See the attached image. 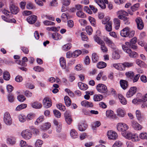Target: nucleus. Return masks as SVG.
<instances>
[{
  "instance_id": "1",
  "label": "nucleus",
  "mask_w": 147,
  "mask_h": 147,
  "mask_svg": "<svg viewBox=\"0 0 147 147\" xmlns=\"http://www.w3.org/2000/svg\"><path fill=\"white\" fill-rule=\"evenodd\" d=\"M123 50L128 54L129 56L131 58H136L138 55V54L134 51H132L128 47L124 45L122 46Z\"/></svg>"
},
{
  "instance_id": "2",
  "label": "nucleus",
  "mask_w": 147,
  "mask_h": 147,
  "mask_svg": "<svg viewBox=\"0 0 147 147\" xmlns=\"http://www.w3.org/2000/svg\"><path fill=\"white\" fill-rule=\"evenodd\" d=\"M136 42L137 38L136 37H134L130 40V42H126L125 43V45L134 49H136L137 48V46L136 44Z\"/></svg>"
},
{
  "instance_id": "3",
  "label": "nucleus",
  "mask_w": 147,
  "mask_h": 147,
  "mask_svg": "<svg viewBox=\"0 0 147 147\" xmlns=\"http://www.w3.org/2000/svg\"><path fill=\"white\" fill-rule=\"evenodd\" d=\"M117 130L122 133L126 131L129 128L128 126L125 123L121 122L117 123Z\"/></svg>"
},
{
  "instance_id": "4",
  "label": "nucleus",
  "mask_w": 147,
  "mask_h": 147,
  "mask_svg": "<svg viewBox=\"0 0 147 147\" xmlns=\"http://www.w3.org/2000/svg\"><path fill=\"white\" fill-rule=\"evenodd\" d=\"M96 88L98 92L106 94L108 91L107 87L103 84H98L96 86Z\"/></svg>"
},
{
  "instance_id": "5",
  "label": "nucleus",
  "mask_w": 147,
  "mask_h": 147,
  "mask_svg": "<svg viewBox=\"0 0 147 147\" xmlns=\"http://www.w3.org/2000/svg\"><path fill=\"white\" fill-rule=\"evenodd\" d=\"M3 121L5 123L8 125H10L11 124L12 119L9 113L6 112L4 113Z\"/></svg>"
},
{
  "instance_id": "6",
  "label": "nucleus",
  "mask_w": 147,
  "mask_h": 147,
  "mask_svg": "<svg viewBox=\"0 0 147 147\" xmlns=\"http://www.w3.org/2000/svg\"><path fill=\"white\" fill-rule=\"evenodd\" d=\"M21 135L24 139L26 140L30 139L32 137V134L28 129H26L22 131Z\"/></svg>"
},
{
  "instance_id": "7",
  "label": "nucleus",
  "mask_w": 147,
  "mask_h": 147,
  "mask_svg": "<svg viewBox=\"0 0 147 147\" xmlns=\"http://www.w3.org/2000/svg\"><path fill=\"white\" fill-rule=\"evenodd\" d=\"M137 88L136 86H133L130 88L126 94V96L128 98H130L133 96L136 92Z\"/></svg>"
},
{
  "instance_id": "8",
  "label": "nucleus",
  "mask_w": 147,
  "mask_h": 147,
  "mask_svg": "<svg viewBox=\"0 0 147 147\" xmlns=\"http://www.w3.org/2000/svg\"><path fill=\"white\" fill-rule=\"evenodd\" d=\"M9 9L11 13L17 14L19 11V8L12 2L10 3Z\"/></svg>"
},
{
  "instance_id": "9",
  "label": "nucleus",
  "mask_w": 147,
  "mask_h": 147,
  "mask_svg": "<svg viewBox=\"0 0 147 147\" xmlns=\"http://www.w3.org/2000/svg\"><path fill=\"white\" fill-rule=\"evenodd\" d=\"M107 135L108 138L110 140H115L118 138V135L117 133L112 131H108Z\"/></svg>"
},
{
  "instance_id": "10",
  "label": "nucleus",
  "mask_w": 147,
  "mask_h": 147,
  "mask_svg": "<svg viewBox=\"0 0 147 147\" xmlns=\"http://www.w3.org/2000/svg\"><path fill=\"white\" fill-rule=\"evenodd\" d=\"M64 116L66 122L67 124L70 125L72 121L70 112L69 111H66L64 114Z\"/></svg>"
},
{
  "instance_id": "11",
  "label": "nucleus",
  "mask_w": 147,
  "mask_h": 147,
  "mask_svg": "<svg viewBox=\"0 0 147 147\" xmlns=\"http://www.w3.org/2000/svg\"><path fill=\"white\" fill-rule=\"evenodd\" d=\"M43 104L45 108H48L51 106L52 102L49 98H45L43 100Z\"/></svg>"
},
{
  "instance_id": "12",
  "label": "nucleus",
  "mask_w": 147,
  "mask_h": 147,
  "mask_svg": "<svg viewBox=\"0 0 147 147\" xmlns=\"http://www.w3.org/2000/svg\"><path fill=\"white\" fill-rule=\"evenodd\" d=\"M131 126L136 130H140L142 128V127L136 121H131Z\"/></svg>"
},
{
  "instance_id": "13",
  "label": "nucleus",
  "mask_w": 147,
  "mask_h": 147,
  "mask_svg": "<svg viewBox=\"0 0 147 147\" xmlns=\"http://www.w3.org/2000/svg\"><path fill=\"white\" fill-rule=\"evenodd\" d=\"M37 19V16L33 15L28 16L27 19V21L29 23L33 24L35 22Z\"/></svg>"
},
{
  "instance_id": "14",
  "label": "nucleus",
  "mask_w": 147,
  "mask_h": 147,
  "mask_svg": "<svg viewBox=\"0 0 147 147\" xmlns=\"http://www.w3.org/2000/svg\"><path fill=\"white\" fill-rule=\"evenodd\" d=\"M136 21L138 29L140 30L144 28V25L141 19L140 18H138L136 19Z\"/></svg>"
},
{
  "instance_id": "15",
  "label": "nucleus",
  "mask_w": 147,
  "mask_h": 147,
  "mask_svg": "<svg viewBox=\"0 0 147 147\" xmlns=\"http://www.w3.org/2000/svg\"><path fill=\"white\" fill-rule=\"evenodd\" d=\"M129 28L127 27H125L120 32L121 35L123 37H127L128 33L129 32Z\"/></svg>"
},
{
  "instance_id": "16",
  "label": "nucleus",
  "mask_w": 147,
  "mask_h": 147,
  "mask_svg": "<svg viewBox=\"0 0 147 147\" xmlns=\"http://www.w3.org/2000/svg\"><path fill=\"white\" fill-rule=\"evenodd\" d=\"M117 14L118 15V18L119 19H121L122 18L125 16H123L124 15L127 16L128 15V13L124 10H121L118 11L117 12Z\"/></svg>"
},
{
  "instance_id": "17",
  "label": "nucleus",
  "mask_w": 147,
  "mask_h": 147,
  "mask_svg": "<svg viewBox=\"0 0 147 147\" xmlns=\"http://www.w3.org/2000/svg\"><path fill=\"white\" fill-rule=\"evenodd\" d=\"M81 105L83 106L88 107L93 106V104L91 102H89L86 100H84L81 102Z\"/></svg>"
},
{
  "instance_id": "18",
  "label": "nucleus",
  "mask_w": 147,
  "mask_h": 147,
  "mask_svg": "<svg viewBox=\"0 0 147 147\" xmlns=\"http://www.w3.org/2000/svg\"><path fill=\"white\" fill-rule=\"evenodd\" d=\"M87 124L85 123H82L79 124L78 129L80 131H83L85 130L87 127Z\"/></svg>"
},
{
  "instance_id": "19",
  "label": "nucleus",
  "mask_w": 147,
  "mask_h": 147,
  "mask_svg": "<svg viewBox=\"0 0 147 147\" xmlns=\"http://www.w3.org/2000/svg\"><path fill=\"white\" fill-rule=\"evenodd\" d=\"M120 84L121 87L124 90L126 89L128 87V82L125 80H121Z\"/></svg>"
},
{
  "instance_id": "20",
  "label": "nucleus",
  "mask_w": 147,
  "mask_h": 147,
  "mask_svg": "<svg viewBox=\"0 0 147 147\" xmlns=\"http://www.w3.org/2000/svg\"><path fill=\"white\" fill-rule=\"evenodd\" d=\"M78 86L80 89L83 90H86L88 88V86L86 84L81 82L78 83Z\"/></svg>"
},
{
  "instance_id": "21",
  "label": "nucleus",
  "mask_w": 147,
  "mask_h": 147,
  "mask_svg": "<svg viewBox=\"0 0 147 147\" xmlns=\"http://www.w3.org/2000/svg\"><path fill=\"white\" fill-rule=\"evenodd\" d=\"M117 115L121 117H123L125 114V112L123 109L119 108L117 110Z\"/></svg>"
},
{
  "instance_id": "22",
  "label": "nucleus",
  "mask_w": 147,
  "mask_h": 147,
  "mask_svg": "<svg viewBox=\"0 0 147 147\" xmlns=\"http://www.w3.org/2000/svg\"><path fill=\"white\" fill-rule=\"evenodd\" d=\"M31 106L33 108L39 109L42 107V105L40 103L35 102L31 104Z\"/></svg>"
},
{
  "instance_id": "23",
  "label": "nucleus",
  "mask_w": 147,
  "mask_h": 147,
  "mask_svg": "<svg viewBox=\"0 0 147 147\" xmlns=\"http://www.w3.org/2000/svg\"><path fill=\"white\" fill-rule=\"evenodd\" d=\"M51 126V124L50 123H47L41 125L40 127V128L43 130H47L50 128Z\"/></svg>"
},
{
  "instance_id": "24",
  "label": "nucleus",
  "mask_w": 147,
  "mask_h": 147,
  "mask_svg": "<svg viewBox=\"0 0 147 147\" xmlns=\"http://www.w3.org/2000/svg\"><path fill=\"white\" fill-rule=\"evenodd\" d=\"M70 136L72 138L75 139L78 137V134L77 132L74 129H71L70 131Z\"/></svg>"
},
{
  "instance_id": "25",
  "label": "nucleus",
  "mask_w": 147,
  "mask_h": 147,
  "mask_svg": "<svg viewBox=\"0 0 147 147\" xmlns=\"http://www.w3.org/2000/svg\"><path fill=\"white\" fill-rule=\"evenodd\" d=\"M18 118L19 121L22 123H24L27 120V117L23 114L19 115Z\"/></svg>"
},
{
  "instance_id": "26",
  "label": "nucleus",
  "mask_w": 147,
  "mask_h": 147,
  "mask_svg": "<svg viewBox=\"0 0 147 147\" xmlns=\"http://www.w3.org/2000/svg\"><path fill=\"white\" fill-rule=\"evenodd\" d=\"M122 134L123 136L128 139H131L133 135L129 131H125L122 133Z\"/></svg>"
},
{
  "instance_id": "27",
  "label": "nucleus",
  "mask_w": 147,
  "mask_h": 147,
  "mask_svg": "<svg viewBox=\"0 0 147 147\" xmlns=\"http://www.w3.org/2000/svg\"><path fill=\"white\" fill-rule=\"evenodd\" d=\"M118 97L121 103L123 105H125L127 104V101L125 98L121 94H118Z\"/></svg>"
},
{
  "instance_id": "28",
  "label": "nucleus",
  "mask_w": 147,
  "mask_h": 147,
  "mask_svg": "<svg viewBox=\"0 0 147 147\" xmlns=\"http://www.w3.org/2000/svg\"><path fill=\"white\" fill-rule=\"evenodd\" d=\"M119 51L117 49L114 51L113 53V58L114 59H118L120 58V55L119 54Z\"/></svg>"
},
{
  "instance_id": "29",
  "label": "nucleus",
  "mask_w": 147,
  "mask_h": 147,
  "mask_svg": "<svg viewBox=\"0 0 147 147\" xmlns=\"http://www.w3.org/2000/svg\"><path fill=\"white\" fill-rule=\"evenodd\" d=\"M94 38L95 41L100 45L102 44H104L105 42H104L97 35L94 36Z\"/></svg>"
},
{
  "instance_id": "30",
  "label": "nucleus",
  "mask_w": 147,
  "mask_h": 147,
  "mask_svg": "<svg viewBox=\"0 0 147 147\" xmlns=\"http://www.w3.org/2000/svg\"><path fill=\"white\" fill-rule=\"evenodd\" d=\"M94 38L95 41L100 45L102 44H104L105 42H104L97 35L94 36Z\"/></svg>"
},
{
  "instance_id": "31",
  "label": "nucleus",
  "mask_w": 147,
  "mask_h": 147,
  "mask_svg": "<svg viewBox=\"0 0 147 147\" xmlns=\"http://www.w3.org/2000/svg\"><path fill=\"white\" fill-rule=\"evenodd\" d=\"M100 124V123L99 121L94 122L92 124V129L93 130H96V128L99 127Z\"/></svg>"
},
{
  "instance_id": "32",
  "label": "nucleus",
  "mask_w": 147,
  "mask_h": 147,
  "mask_svg": "<svg viewBox=\"0 0 147 147\" xmlns=\"http://www.w3.org/2000/svg\"><path fill=\"white\" fill-rule=\"evenodd\" d=\"M103 98V96L101 94H96L94 95L93 99L95 101H98L101 100Z\"/></svg>"
},
{
  "instance_id": "33",
  "label": "nucleus",
  "mask_w": 147,
  "mask_h": 147,
  "mask_svg": "<svg viewBox=\"0 0 147 147\" xmlns=\"http://www.w3.org/2000/svg\"><path fill=\"white\" fill-rule=\"evenodd\" d=\"M60 65L63 68H65V60L63 57H61L59 59Z\"/></svg>"
},
{
  "instance_id": "34",
  "label": "nucleus",
  "mask_w": 147,
  "mask_h": 147,
  "mask_svg": "<svg viewBox=\"0 0 147 147\" xmlns=\"http://www.w3.org/2000/svg\"><path fill=\"white\" fill-rule=\"evenodd\" d=\"M52 36L53 39L56 40H60L61 38V35L57 33L53 34Z\"/></svg>"
},
{
  "instance_id": "35",
  "label": "nucleus",
  "mask_w": 147,
  "mask_h": 147,
  "mask_svg": "<svg viewBox=\"0 0 147 147\" xmlns=\"http://www.w3.org/2000/svg\"><path fill=\"white\" fill-rule=\"evenodd\" d=\"M114 22L115 25V28L116 29H118L120 26V21L118 18H115L114 19Z\"/></svg>"
},
{
  "instance_id": "36",
  "label": "nucleus",
  "mask_w": 147,
  "mask_h": 147,
  "mask_svg": "<svg viewBox=\"0 0 147 147\" xmlns=\"http://www.w3.org/2000/svg\"><path fill=\"white\" fill-rule=\"evenodd\" d=\"M64 99L66 106L67 107L69 106L71 104V101L70 98L67 96H66L65 97Z\"/></svg>"
},
{
  "instance_id": "37",
  "label": "nucleus",
  "mask_w": 147,
  "mask_h": 147,
  "mask_svg": "<svg viewBox=\"0 0 147 147\" xmlns=\"http://www.w3.org/2000/svg\"><path fill=\"white\" fill-rule=\"evenodd\" d=\"M123 66L122 64H118L115 63L113 64V66L117 69L119 70H123V68L122 67Z\"/></svg>"
},
{
  "instance_id": "38",
  "label": "nucleus",
  "mask_w": 147,
  "mask_h": 147,
  "mask_svg": "<svg viewBox=\"0 0 147 147\" xmlns=\"http://www.w3.org/2000/svg\"><path fill=\"white\" fill-rule=\"evenodd\" d=\"M97 66L98 68H103L107 66V64L104 62H100L97 64Z\"/></svg>"
},
{
  "instance_id": "39",
  "label": "nucleus",
  "mask_w": 147,
  "mask_h": 147,
  "mask_svg": "<svg viewBox=\"0 0 147 147\" xmlns=\"http://www.w3.org/2000/svg\"><path fill=\"white\" fill-rule=\"evenodd\" d=\"M10 78V74L7 71H6L3 74V78L6 80H8Z\"/></svg>"
},
{
  "instance_id": "40",
  "label": "nucleus",
  "mask_w": 147,
  "mask_h": 147,
  "mask_svg": "<svg viewBox=\"0 0 147 147\" xmlns=\"http://www.w3.org/2000/svg\"><path fill=\"white\" fill-rule=\"evenodd\" d=\"M92 59L94 63H96L98 60V57L96 53H94L92 55Z\"/></svg>"
},
{
  "instance_id": "41",
  "label": "nucleus",
  "mask_w": 147,
  "mask_h": 147,
  "mask_svg": "<svg viewBox=\"0 0 147 147\" xmlns=\"http://www.w3.org/2000/svg\"><path fill=\"white\" fill-rule=\"evenodd\" d=\"M142 98H134L132 100V103L134 105L138 104L139 103L143 102Z\"/></svg>"
},
{
  "instance_id": "42",
  "label": "nucleus",
  "mask_w": 147,
  "mask_h": 147,
  "mask_svg": "<svg viewBox=\"0 0 147 147\" xmlns=\"http://www.w3.org/2000/svg\"><path fill=\"white\" fill-rule=\"evenodd\" d=\"M106 115L107 117L109 118H113L114 116L113 111L110 110L106 111Z\"/></svg>"
},
{
  "instance_id": "43",
  "label": "nucleus",
  "mask_w": 147,
  "mask_h": 147,
  "mask_svg": "<svg viewBox=\"0 0 147 147\" xmlns=\"http://www.w3.org/2000/svg\"><path fill=\"white\" fill-rule=\"evenodd\" d=\"M71 44L70 43H68L64 45L62 47L63 49L65 51H67L69 50L71 47Z\"/></svg>"
},
{
  "instance_id": "44",
  "label": "nucleus",
  "mask_w": 147,
  "mask_h": 147,
  "mask_svg": "<svg viewBox=\"0 0 147 147\" xmlns=\"http://www.w3.org/2000/svg\"><path fill=\"white\" fill-rule=\"evenodd\" d=\"M45 26H53L55 25V23L53 22L48 20H45L43 22Z\"/></svg>"
},
{
  "instance_id": "45",
  "label": "nucleus",
  "mask_w": 147,
  "mask_h": 147,
  "mask_svg": "<svg viewBox=\"0 0 147 147\" xmlns=\"http://www.w3.org/2000/svg\"><path fill=\"white\" fill-rule=\"evenodd\" d=\"M112 23L111 22H109L108 23L106 24L105 26V29L107 31L110 32L112 30Z\"/></svg>"
},
{
  "instance_id": "46",
  "label": "nucleus",
  "mask_w": 147,
  "mask_h": 147,
  "mask_svg": "<svg viewBox=\"0 0 147 147\" xmlns=\"http://www.w3.org/2000/svg\"><path fill=\"white\" fill-rule=\"evenodd\" d=\"M139 138L142 140H147V133L142 132L140 134Z\"/></svg>"
},
{
  "instance_id": "47",
  "label": "nucleus",
  "mask_w": 147,
  "mask_h": 147,
  "mask_svg": "<svg viewBox=\"0 0 147 147\" xmlns=\"http://www.w3.org/2000/svg\"><path fill=\"white\" fill-rule=\"evenodd\" d=\"M76 15L78 17L80 18H84L86 17L85 14L81 11L77 12Z\"/></svg>"
},
{
  "instance_id": "48",
  "label": "nucleus",
  "mask_w": 147,
  "mask_h": 147,
  "mask_svg": "<svg viewBox=\"0 0 147 147\" xmlns=\"http://www.w3.org/2000/svg\"><path fill=\"white\" fill-rule=\"evenodd\" d=\"M123 66L124 67H130L134 65V63L130 62H125L123 63Z\"/></svg>"
},
{
  "instance_id": "49",
  "label": "nucleus",
  "mask_w": 147,
  "mask_h": 147,
  "mask_svg": "<svg viewBox=\"0 0 147 147\" xmlns=\"http://www.w3.org/2000/svg\"><path fill=\"white\" fill-rule=\"evenodd\" d=\"M43 141L39 139L37 140L35 143V146L36 147H41L43 144Z\"/></svg>"
},
{
  "instance_id": "50",
  "label": "nucleus",
  "mask_w": 147,
  "mask_h": 147,
  "mask_svg": "<svg viewBox=\"0 0 147 147\" xmlns=\"http://www.w3.org/2000/svg\"><path fill=\"white\" fill-rule=\"evenodd\" d=\"M27 107V105L26 104H22L19 105L16 108V110L17 111H20V110L25 108Z\"/></svg>"
},
{
  "instance_id": "51",
  "label": "nucleus",
  "mask_w": 147,
  "mask_h": 147,
  "mask_svg": "<svg viewBox=\"0 0 147 147\" xmlns=\"http://www.w3.org/2000/svg\"><path fill=\"white\" fill-rule=\"evenodd\" d=\"M136 114L137 119L139 121H141L142 117L140 111L139 110H136Z\"/></svg>"
},
{
  "instance_id": "52",
  "label": "nucleus",
  "mask_w": 147,
  "mask_h": 147,
  "mask_svg": "<svg viewBox=\"0 0 147 147\" xmlns=\"http://www.w3.org/2000/svg\"><path fill=\"white\" fill-rule=\"evenodd\" d=\"M44 119V117L43 116H40L37 118L35 122V124L36 125H38L39 123L42 122Z\"/></svg>"
},
{
  "instance_id": "53",
  "label": "nucleus",
  "mask_w": 147,
  "mask_h": 147,
  "mask_svg": "<svg viewBox=\"0 0 147 147\" xmlns=\"http://www.w3.org/2000/svg\"><path fill=\"white\" fill-rule=\"evenodd\" d=\"M110 18L109 17H105L102 20V23L104 24H107L109 22H111L110 21Z\"/></svg>"
},
{
  "instance_id": "54",
  "label": "nucleus",
  "mask_w": 147,
  "mask_h": 147,
  "mask_svg": "<svg viewBox=\"0 0 147 147\" xmlns=\"http://www.w3.org/2000/svg\"><path fill=\"white\" fill-rule=\"evenodd\" d=\"M86 32L89 35L91 34L93 30L90 26H87L86 28Z\"/></svg>"
},
{
  "instance_id": "55",
  "label": "nucleus",
  "mask_w": 147,
  "mask_h": 147,
  "mask_svg": "<svg viewBox=\"0 0 147 147\" xmlns=\"http://www.w3.org/2000/svg\"><path fill=\"white\" fill-rule=\"evenodd\" d=\"M35 116L34 114L33 113H30L28 114L26 117H27V120H30L33 119Z\"/></svg>"
},
{
  "instance_id": "56",
  "label": "nucleus",
  "mask_w": 147,
  "mask_h": 147,
  "mask_svg": "<svg viewBox=\"0 0 147 147\" xmlns=\"http://www.w3.org/2000/svg\"><path fill=\"white\" fill-rule=\"evenodd\" d=\"M125 75L127 77L131 79L134 76V73L133 71H130L126 72L125 73Z\"/></svg>"
},
{
  "instance_id": "57",
  "label": "nucleus",
  "mask_w": 147,
  "mask_h": 147,
  "mask_svg": "<svg viewBox=\"0 0 147 147\" xmlns=\"http://www.w3.org/2000/svg\"><path fill=\"white\" fill-rule=\"evenodd\" d=\"M53 112L54 115L56 117L59 118L61 117V114L58 110H54Z\"/></svg>"
},
{
  "instance_id": "58",
  "label": "nucleus",
  "mask_w": 147,
  "mask_h": 147,
  "mask_svg": "<svg viewBox=\"0 0 147 147\" xmlns=\"http://www.w3.org/2000/svg\"><path fill=\"white\" fill-rule=\"evenodd\" d=\"M122 145L121 142L119 140L116 141L113 145V147H121Z\"/></svg>"
},
{
  "instance_id": "59",
  "label": "nucleus",
  "mask_w": 147,
  "mask_h": 147,
  "mask_svg": "<svg viewBox=\"0 0 147 147\" xmlns=\"http://www.w3.org/2000/svg\"><path fill=\"white\" fill-rule=\"evenodd\" d=\"M71 3L70 0H62V3L63 6H67L69 5Z\"/></svg>"
},
{
  "instance_id": "60",
  "label": "nucleus",
  "mask_w": 147,
  "mask_h": 147,
  "mask_svg": "<svg viewBox=\"0 0 147 147\" xmlns=\"http://www.w3.org/2000/svg\"><path fill=\"white\" fill-rule=\"evenodd\" d=\"M34 69L35 71L40 72V71H44V69L42 68L39 66H36L34 68Z\"/></svg>"
},
{
  "instance_id": "61",
  "label": "nucleus",
  "mask_w": 147,
  "mask_h": 147,
  "mask_svg": "<svg viewBox=\"0 0 147 147\" xmlns=\"http://www.w3.org/2000/svg\"><path fill=\"white\" fill-rule=\"evenodd\" d=\"M57 108L63 111H64L65 110V106H64L61 103H59L57 105Z\"/></svg>"
},
{
  "instance_id": "62",
  "label": "nucleus",
  "mask_w": 147,
  "mask_h": 147,
  "mask_svg": "<svg viewBox=\"0 0 147 147\" xmlns=\"http://www.w3.org/2000/svg\"><path fill=\"white\" fill-rule=\"evenodd\" d=\"M73 53L74 57H77L82 53V51L80 50H77Z\"/></svg>"
},
{
  "instance_id": "63",
  "label": "nucleus",
  "mask_w": 147,
  "mask_h": 147,
  "mask_svg": "<svg viewBox=\"0 0 147 147\" xmlns=\"http://www.w3.org/2000/svg\"><path fill=\"white\" fill-rule=\"evenodd\" d=\"M100 49L104 53L107 52L108 51L107 48L105 46V44H102L100 45Z\"/></svg>"
},
{
  "instance_id": "64",
  "label": "nucleus",
  "mask_w": 147,
  "mask_h": 147,
  "mask_svg": "<svg viewBox=\"0 0 147 147\" xmlns=\"http://www.w3.org/2000/svg\"><path fill=\"white\" fill-rule=\"evenodd\" d=\"M81 37L83 40L87 41L88 38L86 36L85 33L84 32H82L81 33Z\"/></svg>"
}]
</instances>
